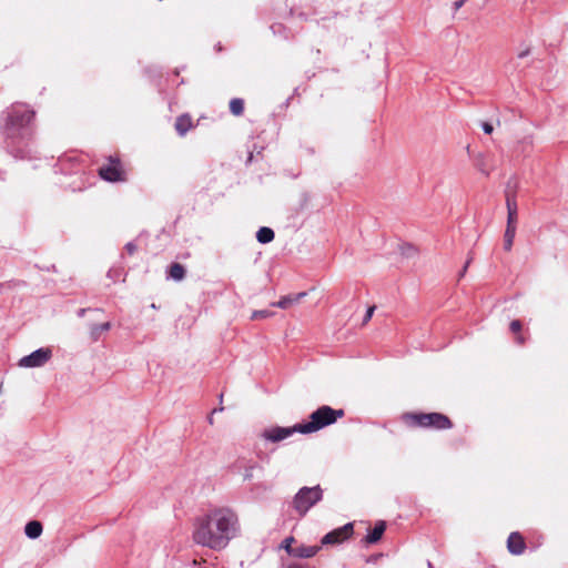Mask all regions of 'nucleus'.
Returning <instances> with one entry per match:
<instances>
[{"mask_svg":"<svg viewBox=\"0 0 568 568\" xmlns=\"http://www.w3.org/2000/svg\"><path fill=\"white\" fill-rule=\"evenodd\" d=\"M323 497V490L317 485L314 487H302L293 499V507L300 516L306 513Z\"/></svg>","mask_w":568,"mask_h":568,"instance_id":"nucleus-4","label":"nucleus"},{"mask_svg":"<svg viewBox=\"0 0 568 568\" xmlns=\"http://www.w3.org/2000/svg\"><path fill=\"white\" fill-rule=\"evenodd\" d=\"M462 4H463V1H459L456 3V7L459 8V7H462Z\"/></svg>","mask_w":568,"mask_h":568,"instance_id":"nucleus-33","label":"nucleus"},{"mask_svg":"<svg viewBox=\"0 0 568 568\" xmlns=\"http://www.w3.org/2000/svg\"><path fill=\"white\" fill-rule=\"evenodd\" d=\"M507 549L513 555H521L526 550V541L523 535L518 531H514L508 536Z\"/></svg>","mask_w":568,"mask_h":568,"instance_id":"nucleus-10","label":"nucleus"},{"mask_svg":"<svg viewBox=\"0 0 568 568\" xmlns=\"http://www.w3.org/2000/svg\"><path fill=\"white\" fill-rule=\"evenodd\" d=\"M287 568H305V567L302 565H298V564H293V565H290Z\"/></svg>","mask_w":568,"mask_h":568,"instance_id":"nucleus-32","label":"nucleus"},{"mask_svg":"<svg viewBox=\"0 0 568 568\" xmlns=\"http://www.w3.org/2000/svg\"><path fill=\"white\" fill-rule=\"evenodd\" d=\"M34 112L23 104H16L8 111L7 124L12 128H23L31 123Z\"/></svg>","mask_w":568,"mask_h":568,"instance_id":"nucleus-5","label":"nucleus"},{"mask_svg":"<svg viewBox=\"0 0 568 568\" xmlns=\"http://www.w3.org/2000/svg\"><path fill=\"white\" fill-rule=\"evenodd\" d=\"M99 175L108 182L125 181V171L120 159L110 156L108 163L99 168Z\"/></svg>","mask_w":568,"mask_h":568,"instance_id":"nucleus-6","label":"nucleus"},{"mask_svg":"<svg viewBox=\"0 0 568 568\" xmlns=\"http://www.w3.org/2000/svg\"><path fill=\"white\" fill-rule=\"evenodd\" d=\"M516 235V227H506L505 234H504V248L505 251L509 252L514 244V239Z\"/></svg>","mask_w":568,"mask_h":568,"instance_id":"nucleus-23","label":"nucleus"},{"mask_svg":"<svg viewBox=\"0 0 568 568\" xmlns=\"http://www.w3.org/2000/svg\"><path fill=\"white\" fill-rule=\"evenodd\" d=\"M125 248H126L128 253L132 255V254H134L136 246L133 243H128L125 245Z\"/></svg>","mask_w":568,"mask_h":568,"instance_id":"nucleus-30","label":"nucleus"},{"mask_svg":"<svg viewBox=\"0 0 568 568\" xmlns=\"http://www.w3.org/2000/svg\"><path fill=\"white\" fill-rule=\"evenodd\" d=\"M322 546H307V545H298L294 548V550H290V556L296 558H312L314 557L321 549Z\"/></svg>","mask_w":568,"mask_h":568,"instance_id":"nucleus-12","label":"nucleus"},{"mask_svg":"<svg viewBox=\"0 0 568 568\" xmlns=\"http://www.w3.org/2000/svg\"><path fill=\"white\" fill-rule=\"evenodd\" d=\"M230 111L235 116H241L244 113V100L234 98L230 101Z\"/></svg>","mask_w":568,"mask_h":568,"instance_id":"nucleus-22","label":"nucleus"},{"mask_svg":"<svg viewBox=\"0 0 568 568\" xmlns=\"http://www.w3.org/2000/svg\"><path fill=\"white\" fill-rule=\"evenodd\" d=\"M111 328V323L105 322L99 325H92L90 328V337L93 342H97L100 336Z\"/></svg>","mask_w":568,"mask_h":568,"instance_id":"nucleus-18","label":"nucleus"},{"mask_svg":"<svg viewBox=\"0 0 568 568\" xmlns=\"http://www.w3.org/2000/svg\"><path fill=\"white\" fill-rule=\"evenodd\" d=\"M476 168L481 172L484 173L485 175H489L490 171L489 169L487 168L486 163H485V156L484 154L479 153L477 154L476 156V163H475Z\"/></svg>","mask_w":568,"mask_h":568,"instance_id":"nucleus-24","label":"nucleus"},{"mask_svg":"<svg viewBox=\"0 0 568 568\" xmlns=\"http://www.w3.org/2000/svg\"><path fill=\"white\" fill-rule=\"evenodd\" d=\"M273 315H274V313L268 310H261V311H254L251 314L250 318H251V321H258V320H264V318L271 317Z\"/></svg>","mask_w":568,"mask_h":568,"instance_id":"nucleus-25","label":"nucleus"},{"mask_svg":"<svg viewBox=\"0 0 568 568\" xmlns=\"http://www.w3.org/2000/svg\"><path fill=\"white\" fill-rule=\"evenodd\" d=\"M52 357V351L49 347H42L19 361L20 367H41Z\"/></svg>","mask_w":568,"mask_h":568,"instance_id":"nucleus-8","label":"nucleus"},{"mask_svg":"<svg viewBox=\"0 0 568 568\" xmlns=\"http://www.w3.org/2000/svg\"><path fill=\"white\" fill-rule=\"evenodd\" d=\"M240 528L235 510L230 507H214L195 519L192 537L195 544L220 551L239 535Z\"/></svg>","mask_w":568,"mask_h":568,"instance_id":"nucleus-1","label":"nucleus"},{"mask_svg":"<svg viewBox=\"0 0 568 568\" xmlns=\"http://www.w3.org/2000/svg\"><path fill=\"white\" fill-rule=\"evenodd\" d=\"M306 295H307L306 292L285 295L283 297H281L280 301L272 303V306H276L282 310H287V308L292 307L294 304H297Z\"/></svg>","mask_w":568,"mask_h":568,"instance_id":"nucleus-11","label":"nucleus"},{"mask_svg":"<svg viewBox=\"0 0 568 568\" xmlns=\"http://www.w3.org/2000/svg\"><path fill=\"white\" fill-rule=\"evenodd\" d=\"M471 261H473V257H471V256H469V257H468V260L466 261V264L464 265V267H463V270H462L460 274H459V277H462V276H464V275H465V273H466V271H467V268H468L469 264L471 263Z\"/></svg>","mask_w":568,"mask_h":568,"instance_id":"nucleus-29","label":"nucleus"},{"mask_svg":"<svg viewBox=\"0 0 568 568\" xmlns=\"http://www.w3.org/2000/svg\"><path fill=\"white\" fill-rule=\"evenodd\" d=\"M151 307H152V308H154V310H156V308H158V306H156L154 303H153V304H151Z\"/></svg>","mask_w":568,"mask_h":568,"instance_id":"nucleus-34","label":"nucleus"},{"mask_svg":"<svg viewBox=\"0 0 568 568\" xmlns=\"http://www.w3.org/2000/svg\"><path fill=\"white\" fill-rule=\"evenodd\" d=\"M295 541L294 537H287L283 541V548L286 550V552L290 555V550H294L295 547L292 546V544Z\"/></svg>","mask_w":568,"mask_h":568,"instance_id":"nucleus-26","label":"nucleus"},{"mask_svg":"<svg viewBox=\"0 0 568 568\" xmlns=\"http://www.w3.org/2000/svg\"><path fill=\"white\" fill-rule=\"evenodd\" d=\"M385 529H386V523L383 520L377 521L375 524L374 528L365 537V541L367 544H376L383 537Z\"/></svg>","mask_w":568,"mask_h":568,"instance_id":"nucleus-14","label":"nucleus"},{"mask_svg":"<svg viewBox=\"0 0 568 568\" xmlns=\"http://www.w3.org/2000/svg\"><path fill=\"white\" fill-rule=\"evenodd\" d=\"M168 276L174 281H182L185 277V268L180 263H172L168 271Z\"/></svg>","mask_w":568,"mask_h":568,"instance_id":"nucleus-17","label":"nucleus"},{"mask_svg":"<svg viewBox=\"0 0 568 568\" xmlns=\"http://www.w3.org/2000/svg\"><path fill=\"white\" fill-rule=\"evenodd\" d=\"M255 470H262V466L257 462L248 460L243 466V479L251 480L254 476Z\"/></svg>","mask_w":568,"mask_h":568,"instance_id":"nucleus-19","label":"nucleus"},{"mask_svg":"<svg viewBox=\"0 0 568 568\" xmlns=\"http://www.w3.org/2000/svg\"><path fill=\"white\" fill-rule=\"evenodd\" d=\"M295 433H300V424H296L292 427L274 426L263 430L261 436L268 442L278 443Z\"/></svg>","mask_w":568,"mask_h":568,"instance_id":"nucleus-9","label":"nucleus"},{"mask_svg":"<svg viewBox=\"0 0 568 568\" xmlns=\"http://www.w3.org/2000/svg\"><path fill=\"white\" fill-rule=\"evenodd\" d=\"M24 532L26 535L31 538V539H36L38 538L41 532H42V524L38 520H32V521H29L27 525H26V528H24Z\"/></svg>","mask_w":568,"mask_h":568,"instance_id":"nucleus-16","label":"nucleus"},{"mask_svg":"<svg viewBox=\"0 0 568 568\" xmlns=\"http://www.w3.org/2000/svg\"><path fill=\"white\" fill-rule=\"evenodd\" d=\"M274 231L270 227L263 226L256 233V239L260 243L266 244L274 240Z\"/></svg>","mask_w":568,"mask_h":568,"instance_id":"nucleus-21","label":"nucleus"},{"mask_svg":"<svg viewBox=\"0 0 568 568\" xmlns=\"http://www.w3.org/2000/svg\"><path fill=\"white\" fill-rule=\"evenodd\" d=\"M174 128L179 135L184 136L191 129L194 128L191 115L185 113L178 116Z\"/></svg>","mask_w":568,"mask_h":568,"instance_id":"nucleus-13","label":"nucleus"},{"mask_svg":"<svg viewBox=\"0 0 568 568\" xmlns=\"http://www.w3.org/2000/svg\"><path fill=\"white\" fill-rule=\"evenodd\" d=\"M402 422L410 428H429L436 430L450 429L454 424L452 419L442 413H404Z\"/></svg>","mask_w":568,"mask_h":568,"instance_id":"nucleus-2","label":"nucleus"},{"mask_svg":"<svg viewBox=\"0 0 568 568\" xmlns=\"http://www.w3.org/2000/svg\"><path fill=\"white\" fill-rule=\"evenodd\" d=\"M345 416L344 409H335L328 405L320 406L310 415V420L300 423L301 434H312L335 424Z\"/></svg>","mask_w":568,"mask_h":568,"instance_id":"nucleus-3","label":"nucleus"},{"mask_svg":"<svg viewBox=\"0 0 568 568\" xmlns=\"http://www.w3.org/2000/svg\"><path fill=\"white\" fill-rule=\"evenodd\" d=\"M510 332L516 335V342L519 345H524L526 343L525 336L521 334L523 324L519 320H514L509 324Z\"/></svg>","mask_w":568,"mask_h":568,"instance_id":"nucleus-20","label":"nucleus"},{"mask_svg":"<svg viewBox=\"0 0 568 568\" xmlns=\"http://www.w3.org/2000/svg\"><path fill=\"white\" fill-rule=\"evenodd\" d=\"M354 535V524L347 523L346 525L333 529L321 539V546H336L352 538Z\"/></svg>","mask_w":568,"mask_h":568,"instance_id":"nucleus-7","label":"nucleus"},{"mask_svg":"<svg viewBox=\"0 0 568 568\" xmlns=\"http://www.w3.org/2000/svg\"><path fill=\"white\" fill-rule=\"evenodd\" d=\"M528 54H529V50H526V51L520 52V53L518 54V57L521 59V58H524V57H526V55H528Z\"/></svg>","mask_w":568,"mask_h":568,"instance_id":"nucleus-31","label":"nucleus"},{"mask_svg":"<svg viewBox=\"0 0 568 568\" xmlns=\"http://www.w3.org/2000/svg\"><path fill=\"white\" fill-rule=\"evenodd\" d=\"M374 311H375V306H371L367 310L366 315L364 317V324H366L372 318Z\"/></svg>","mask_w":568,"mask_h":568,"instance_id":"nucleus-27","label":"nucleus"},{"mask_svg":"<svg viewBox=\"0 0 568 568\" xmlns=\"http://www.w3.org/2000/svg\"><path fill=\"white\" fill-rule=\"evenodd\" d=\"M507 205V226L506 227H516L517 225V204L514 197L507 196L506 200Z\"/></svg>","mask_w":568,"mask_h":568,"instance_id":"nucleus-15","label":"nucleus"},{"mask_svg":"<svg viewBox=\"0 0 568 568\" xmlns=\"http://www.w3.org/2000/svg\"><path fill=\"white\" fill-rule=\"evenodd\" d=\"M483 130L485 133L490 134L494 131V128L490 123L484 122L483 123Z\"/></svg>","mask_w":568,"mask_h":568,"instance_id":"nucleus-28","label":"nucleus"}]
</instances>
